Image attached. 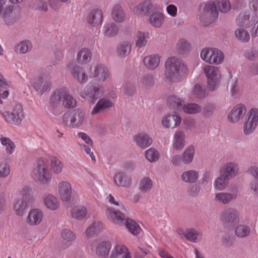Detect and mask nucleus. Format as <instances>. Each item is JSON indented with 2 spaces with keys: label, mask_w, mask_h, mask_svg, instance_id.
Instances as JSON below:
<instances>
[{
  "label": "nucleus",
  "mask_w": 258,
  "mask_h": 258,
  "mask_svg": "<svg viewBox=\"0 0 258 258\" xmlns=\"http://www.w3.org/2000/svg\"><path fill=\"white\" fill-rule=\"evenodd\" d=\"M165 75L171 82L181 81L184 76L187 73L188 68L183 61L176 57H171L165 63Z\"/></svg>",
  "instance_id": "nucleus-1"
},
{
  "label": "nucleus",
  "mask_w": 258,
  "mask_h": 258,
  "mask_svg": "<svg viewBox=\"0 0 258 258\" xmlns=\"http://www.w3.org/2000/svg\"><path fill=\"white\" fill-rule=\"evenodd\" d=\"M216 4L214 2L208 3L204 7V13L201 16V20L207 19L206 23L210 24L213 22L218 16L217 6L222 13H226L231 9V5L229 0H216Z\"/></svg>",
  "instance_id": "nucleus-2"
},
{
  "label": "nucleus",
  "mask_w": 258,
  "mask_h": 258,
  "mask_svg": "<svg viewBox=\"0 0 258 258\" xmlns=\"http://www.w3.org/2000/svg\"><path fill=\"white\" fill-rule=\"evenodd\" d=\"M106 199L109 203L118 207L117 209L107 208L106 213L108 218L114 224H121L125 219V214L128 213L127 210L121 203L115 201L112 195H108Z\"/></svg>",
  "instance_id": "nucleus-3"
},
{
  "label": "nucleus",
  "mask_w": 258,
  "mask_h": 258,
  "mask_svg": "<svg viewBox=\"0 0 258 258\" xmlns=\"http://www.w3.org/2000/svg\"><path fill=\"white\" fill-rule=\"evenodd\" d=\"M103 93L104 87L102 84L90 83L85 87L80 96L89 103L94 104L103 96Z\"/></svg>",
  "instance_id": "nucleus-4"
},
{
  "label": "nucleus",
  "mask_w": 258,
  "mask_h": 258,
  "mask_svg": "<svg viewBox=\"0 0 258 258\" xmlns=\"http://www.w3.org/2000/svg\"><path fill=\"white\" fill-rule=\"evenodd\" d=\"M63 122L69 127H79L81 126L85 119V113L80 108H76L68 111L63 115Z\"/></svg>",
  "instance_id": "nucleus-5"
},
{
  "label": "nucleus",
  "mask_w": 258,
  "mask_h": 258,
  "mask_svg": "<svg viewBox=\"0 0 258 258\" xmlns=\"http://www.w3.org/2000/svg\"><path fill=\"white\" fill-rule=\"evenodd\" d=\"M207 78L208 89L213 91L219 86L221 80V74L219 69L215 66H207L204 69Z\"/></svg>",
  "instance_id": "nucleus-6"
},
{
  "label": "nucleus",
  "mask_w": 258,
  "mask_h": 258,
  "mask_svg": "<svg viewBox=\"0 0 258 258\" xmlns=\"http://www.w3.org/2000/svg\"><path fill=\"white\" fill-rule=\"evenodd\" d=\"M21 15V9L15 6H8L4 9L2 18L5 25L11 26L20 19Z\"/></svg>",
  "instance_id": "nucleus-7"
},
{
  "label": "nucleus",
  "mask_w": 258,
  "mask_h": 258,
  "mask_svg": "<svg viewBox=\"0 0 258 258\" xmlns=\"http://www.w3.org/2000/svg\"><path fill=\"white\" fill-rule=\"evenodd\" d=\"M258 125V109L251 108L247 112L243 124V133L249 135L253 133Z\"/></svg>",
  "instance_id": "nucleus-8"
},
{
  "label": "nucleus",
  "mask_w": 258,
  "mask_h": 258,
  "mask_svg": "<svg viewBox=\"0 0 258 258\" xmlns=\"http://www.w3.org/2000/svg\"><path fill=\"white\" fill-rule=\"evenodd\" d=\"M203 60L209 63L219 64L224 60L223 52L217 48H205L201 52Z\"/></svg>",
  "instance_id": "nucleus-9"
},
{
  "label": "nucleus",
  "mask_w": 258,
  "mask_h": 258,
  "mask_svg": "<svg viewBox=\"0 0 258 258\" xmlns=\"http://www.w3.org/2000/svg\"><path fill=\"white\" fill-rule=\"evenodd\" d=\"M3 117L9 123L20 124L24 118V112L22 105L19 104H16L12 112H4Z\"/></svg>",
  "instance_id": "nucleus-10"
},
{
  "label": "nucleus",
  "mask_w": 258,
  "mask_h": 258,
  "mask_svg": "<svg viewBox=\"0 0 258 258\" xmlns=\"http://www.w3.org/2000/svg\"><path fill=\"white\" fill-rule=\"evenodd\" d=\"M32 85L36 91L42 94L50 90L52 86L51 77L47 75L38 76L33 80Z\"/></svg>",
  "instance_id": "nucleus-11"
},
{
  "label": "nucleus",
  "mask_w": 258,
  "mask_h": 258,
  "mask_svg": "<svg viewBox=\"0 0 258 258\" xmlns=\"http://www.w3.org/2000/svg\"><path fill=\"white\" fill-rule=\"evenodd\" d=\"M257 19L256 12H242L237 17L236 23L240 26L249 27L257 23Z\"/></svg>",
  "instance_id": "nucleus-12"
},
{
  "label": "nucleus",
  "mask_w": 258,
  "mask_h": 258,
  "mask_svg": "<svg viewBox=\"0 0 258 258\" xmlns=\"http://www.w3.org/2000/svg\"><path fill=\"white\" fill-rule=\"evenodd\" d=\"M240 170L238 163L230 161L224 164L220 169L219 177H235L239 175Z\"/></svg>",
  "instance_id": "nucleus-13"
},
{
  "label": "nucleus",
  "mask_w": 258,
  "mask_h": 258,
  "mask_svg": "<svg viewBox=\"0 0 258 258\" xmlns=\"http://www.w3.org/2000/svg\"><path fill=\"white\" fill-rule=\"evenodd\" d=\"M31 176L35 177H50L51 172L48 168V161L41 158L37 161V166L31 172Z\"/></svg>",
  "instance_id": "nucleus-14"
},
{
  "label": "nucleus",
  "mask_w": 258,
  "mask_h": 258,
  "mask_svg": "<svg viewBox=\"0 0 258 258\" xmlns=\"http://www.w3.org/2000/svg\"><path fill=\"white\" fill-rule=\"evenodd\" d=\"M74 79L81 84L85 83L88 80V75L85 69L76 64L74 61L70 62L67 66Z\"/></svg>",
  "instance_id": "nucleus-15"
},
{
  "label": "nucleus",
  "mask_w": 258,
  "mask_h": 258,
  "mask_svg": "<svg viewBox=\"0 0 258 258\" xmlns=\"http://www.w3.org/2000/svg\"><path fill=\"white\" fill-rule=\"evenodd\" d=\"M89 76L97 80L104 82L109 76L108 69L100 63L92 66L89 71Z\"/></svg>",
  "instance_id": "nucleus-16"
},
{
  "label": "nucleus",
  "mask_w": 258,
  "mask_h": 258,
  "mask_svg": "<svg viewBox=\"0 0 258 258\" xmlns=\"http://www.w3.org/2000/svg\"><path fill=\"white\" fill-rule=\"evenodd\" d=\"M247 111L246 107L242 104L235 105L229 113L227 118L232 123L239 122L245 116Z\"/></svg>",
  "instance_id": "nucleus-17"
},
{
  "label": "nucleus",
  "mask_w": 258,
  "mask_h": 258,
  "mask_svg": "<svg viewBox=\"0 0 258 258\" xmlns=\"http://www.w3.org/2000/svg\"><path fill=\"white\" fill-rule=\"evenodd\" d=\"M44 218L43 211L39 208H33L28 212L26 222L30 226L39 225Z\"/></svg>",
  "instance_id": "nucleus-18"
},
{
  "label": "nucleus",
  "mask_w": 258,
  "mask_h": 258,
  "mask_svg": "<svg viewBox=\"0 0 258 258\" xmlns=\"http://www.w3.org/2000/svg\"><path fill=\"white\" fill-rule=\"evenodd\" d=\"M113 102L108 97H104L98 100L93 108L91 114L93 115L103 113L113 106Z\"/></svg>",
  "instance_id": "nucleus-19"
},
{
  "label": "nucleus",
  "mask_w": 258,
  "mask_h": 258,
  "mask_svg": "<svg viewBox=\"0 0 258 258\" xmlns=\"http://www.w3.org/2000/svg\"><path fill=\"white\" fill-rule=\"evenodd\" d=\"M104 228L103 224L100 222H94L86 228L85 232L87 238H93L102 232Z\"/></svg>",
  "instance_id": "nucleus-20"
},
{
  "label": "nucleus",
  "mask_w": 258,
  "mask_h": 258,
  "mask_svg": "<svg viewBox=\"0 0 258 258\" xmlns=\"http://www.w3.org/2000/svg\"><path fill=\"white\" fill-rule=\"evenodd\" d=\"M58 192L61 199L63 201H69L72 196V189L69 182L62 181L58 184Z\"/></svg>",
  "instance_id": "nucleus-21"
},
{
  "label": "nucleus",
  "mask_w": 258,
  "mask_h": 258,
  "mask_svg": "<svg viewBox=\"0 0 258 258\" xmlns=\"http://www.w3.org/2000/svg\"><path fill=\"white\" fill-rule=\"evenodd\" d=\"M181 123V118L176 113L169 114L162 120V125L166 128H174Z\"/></svg>",
  "instance_id": "nucleus-22"
},
{
  "label": "nucleus",
  "mask_w": 258,
  "mask_h": 258,
  "mask_svg": "<svg viewBox=\"0 0 258 258\" xmlns=\"http://www.w3.org/2000/svg\"><path fill=\"white\" fill-rule=\"evenodd\" d=\"M238 219L239 213L233 208L224 210L221 215V220L225 223H236L238 221Z\"/></svg>",
  "instance_id": "nucleus-23"
},
{
  "label": "nucleus",
  "mask_w": 258,
  "mask_h": 258,
  "mask_svg": "<svg viewBox=\"0 0 258 258\" xmlns=\"http://www.w3.org/2000/svg\"><path fill=\"white\" fill-rule=\"evenodd\" d=\"M43 204L45 207L49 210L55 211L58 209L60 206V201L55 196L48 194L43 198Z\"/></svg>",
  "instance_id": "nucleus-24"
},
{
  "label": "nucleus",
  "mask_w": 258,
  "mask_h": 258,
  "mask_svg": "<svg viewBox=\"0 0 258 258\" xmlns=\"http://www.w3.org/2000/svg\"><path fill=\"white\" fill-rule=\"evenodd\" d=\"M130 255L126 246L122 244H116L111 250L109 258H125Z\"/></svg>",
  "instance_id": "nucleus-25"
},
{
  "label": "nucleus",
  "mask_w": 258,
  "mask_h": 258,
  "mask_svg": "<svg viewBox=\"0 0 258 258\" xmlns=\"http://www.w3.org/2000/svg\"><path fill=\"white\" fill-rule=\"evenodd\" d=\"M103 14L100 10H93L87 16L88 23L93 27L97 26L102 22Z\"/></svg>",
  "instance_id": "nucleus-26"
},
{
  "label": "nucleus",
  "mask_w": 258,
  "mask_h": 258,
  "mask_svg": "<svg viewBox=\"0 0 258 258\" xmlns=\"http://www.w3.org/2000/svg\"><path fill=\"white\" fill-rule=\"evenodd\" d=\"M60 236L63 240L62 247L63 249H66L70 247L73 242L76 239L75 233L69 229H64L60 232Z\"/></svg>",
  "instance_id": "nucleus-27"
},
{
  "label": "nucleus",
  "mask_w": 258,
  "mask_h": 258,
  "mask_svg": "<svg viewBox=\"0 0 258 258\" xmlns=\"http://www.w3.org/2000/svg\"><path fill=\"white\" fill-rule=\"evenodd\" d=\"M111 248V243L109 241H101L96 246V253L100 258H104L108 255Z\"/></svg>",
  "instance_id": "nucleus-28"
},
{
  "label": "nucleus",
  "mask_w": 258,
  "mask_h": 258,
  "mask_svg": "<svg viewBox=\"0 0 258 258\" xmlns=\"http://www.w3.org/2000/svg\"><path fill=\"white\" fill-rule=\"evenodd\" d=\"M127 213L125 214V219L121 224H116L117 225L122 226L124 224L126 228L128 229L130 232L135 235L138 234L140 231L141 228L139 224L135 221L128 218L127 217Z\"/></svg>",
  "instance_id": "nucleus-29"
},
{
  "label": "nucleus",
  "mask_w": 258,
  "mask_h": 258,
  "mask_svg": "<svg viewBox=\"0 0 258 258\" xmlns=\"http://www.w3.org/2000/svg\"><path fill=\"white\" fill-rule=\"evenodd\" d=\"M92 57V54L90 49L83 48L78 52L77 61L79 64H85L90 62Z\"/></svg>",
  "instance_id": "nucleus-30"
},
{
  "label": "nucleus",
  "mask_w": 258,
  "mask_h": 258,
  "mask_svg": "<svg viewBox=\"0 0 258 258\" xmlns=\"http://www.w3.org/2000/svg\"><path fill=\"white\" fill-rule=\"evenodd\" d=\"M134 141L137 145L142 149H146L152 143V139L147 134H139L134 138Z\"/></svg>",
  "instance_id": "nucleus-31"
},
{
  "label": "nucleus",
  "mask_w": 258,
  "mask_h": 258,
  "mask_svg": "<svg viewBox=\"0 0 258 258\" xmlns=\"http://www.w3.org/2000/svg\"><path fill=\"white\" fill-rule=\"evenodd\" d=\"M153 10V6L150 0H145L134 8V12L138 15H148Z\"/></svg>",
  "instance_id": "nucleus-32"
},
{
  "label": "nucleus",
  "mask_w": 258,
  "mask_h": 258,
  "mask_svg": "<svg viewBox=\"0 0 258 258\" xmlns=\"http://www.w3.org/2000/svg\"><path fill=\"white\" fill-rule=\"evenodd\" d=\"M63 88L55 90L50 97L49 105L52 108H57L62 100Z\"/></svg>",
  "instance_id": "nucleus-33"
},
{
  "label": "nucleus",
  "mask_w": 258,
  "mask_h": 258,
  "mask_svg": "<svg viewBox=\"0 0 258 258\" xmlns=\"http://www.w3.org/2000/svg\"><path fill=\"white\" fill-rule=\"evenodd\" d=\"M167 104L170 108L180 111L182 110L184 101L180 98L173 95L168 97Z\"/></svg>",
  "instance_id": "nucleus-34"
},
{
  "label": "nucleus",
  "mask_w": 258,
  "mask_h": 258,
  "mask_svg": "<svg viewBox=\"0 0 258 258\" xmlns=\"http://www.w3.org/2000/svg\"><path fill=\"white\" fill-rule=\"evenodd\" d=\"M185 146V134L183 132L177 131L174 134L173 147L177 150L182 149Z\"/></svg>",
  "instance_id": "nucleus-35"
},
{
  "label": "nucleus",
  "mask_w": 258,
  "mask_h": 258,
  "mask_svg": "<svg viewBox=\"0 0 258 258\" xmlns=\"http://www.w3.org/2000/svg\"><path fill=\"white\" fill-rule=\"evenodd\" d=\"M111 15L113 19L116 22H122L125 19V13L119 5H115L113 7Z\"/></svg>",
  "instance_id": "nucleus-36"
},
{
  "label": "nucleus",
  "mask_w": 258,
  "mask_h": 258,
  "mask_svg": "<svg viewBox=\"0 0 258 258\" xmlns=\"http://www.w3.org/2000/svg\"><path fill=\"white\" fill-rule=\"evenodd\" d=\"M87 214V209L83 206H77L71 210L72 217L78 220L84 219Z\"/></svg>",
  "instance_id": "nucleus-37"
},
{
  "label": "nucleus",
  "mask_w": 258,
  "mask_h": 258,
  "mask_svg": "<svg viewBox=\"0 0 258 258\" xmlns=\"http://www.w3.org/2000/svg\"><path fill=\"white\" fill-rule=\"evenodd\" d=\"M160 57L158 55H150L144 59L145 66L149 69L154 70L159 64Z\"/></svg>",
  "instance_id": "nucleus-38"
},
{
  "label": "nucleus",
  "mask_w": 258,
  "mask_h": 258,
  "mask_svg": "<svg viewBox=\"0 0 258 258\" xmlns=\"http://www.w3.org/2000/svg\"><path fill=\"white\" fill-rule=\"evenodd\" d=\"M32 49V43L28 40L22 41L18 43L14 48L16 53L24 54L31 51Z\"/></svg>",
  "instance_id": "nucleus-39"
},
{
  "label": "nucleus",
  "mask_w": 258,
  "mask_h": 258,
  "mask_svg": "<svg viewBox=\"0 0 258 258\" xmlns=\"http://www.w3.org/2000/svg\"><path fill=\"white\" fill-rule=\"evenodd\" d=\"M153 184L151 178H140L138 182V187L141 192L147 193L151 190Z\"/></svg>",
  "instance_id": "nucleus-40"
},
{
  "label": "nucleus",
  "mask_w": 258,
  "mask_h": 258,
  "mask_svg": "<svg viewBox=\"0 0 258 258\" xmlns=\"http://www.w3.org/2000/svg\"><path fill=\"white\" fill-rule=\"evenodd\" d=\"M118 32V28L114 23L105 24L103 29V33L105 37H111L115 36Z\"/></svg>",
  "instance_id": "nucleus-41"
},
{
  "label": "nucleus",
  "mask_w": 258,
  "mask_h": 258,
  "mask_svg": "<svg viewBox=\"0 0 258 258\" xmlns=\"http://www.w3.org/2000/svg\"><path fill=\"white\" fill-rule=\"evenodd\" d=\"M63 94L62 98L63 106L66 108L75 107L76 104V101L64 88H63Z\"/></svg>",
  "instance_id": "nucleus-42"
},
{
  "label": "nucleus",
  "mask_w": 258,
  "mask_h": 258,
  "mask_svg": "<svg viewBox=\"0 0 258 258\" xmlns=\"http://www.w3.org/2000/svg\"><path fill=\"white\" fill-rule=\"evenodd\" d=\"M236 196L230 193L219 192L215 195V201L216 202L226 204L229 203L232 200L235 199Z\"/></svg>",
  "instance_id": "nucleus-43"
},
{
  "label": "nucleus",
  "mask_w": 258,
  "mask_h": 258,
  "mask_svg": "<svg viewBox=\"0 0 258 258\" xmlns=\"http://www.w3.org/2000/svg\"><path fill=\"white\" fill-rule=\"evenodd\" d=\"M164 21L163 15L160 12H156L151 15L150 22L154 27L159 28L163 24Z\"/></svg>",
  "instance_id": "nucleus-44"
},
{
  "label": "nucleus",
  "mask_w": 258,
  "mask_h": 258,
  "mask_svg": "<svg viewBox=\"0 0 258 258\" xmlns=\"http://www.w3.org/2000/svg\"><path fill=\"white\" fill-rule=\"evenodd\" d=\"M24 200H26L23 198L17 199L14 204V209L18 216H22L27 208V203Z\"/></svg>",
  "instance_id": "nucleus-45"
},
{
  "label": "nucleus",
  "mask_w": 258,
  "mask_h": 258,
  "mask_svg": "<svg viewBox=\"0 0 258 258\" xmlns=\"http://www.w3.org/2000/svg\"><path fill=\"white\" fill-rule=\"evenodd\" d=\"M250 234V227L245 224L238 225L235 229V234L239 238L248 237Z\"/></svg>",
  "instance_id": "nucleus-46"
},
{
  "label": "nucleus",
  "mask_w": 258,
  "mask_h": 258,
  "mask_svg": "<svg viewBox=\"0 0 258 258\" xmlns=\"http://www.w3.org/2000/svg\"><path fill=\"white\" fill-rule=\"evenodd\" d=\"M141 86L145 89H149L154 85V77L151 74H146L140 79Z\"/></svg>",
  "instance_id": "nucleus-47"
},
{
  "label": "nucleus",
  "mask_w": 258,
  "mask_h": 258,
  "mask_svg": "<svg viewBox=\"0 0 258 258\" xmlns=\"http://www.w3.org/2000/svg\"><path fill=\"white\" fill-rule=\"evenodd\" d=\"M202 237L201 234L194 228L187 229L186 230V239L192 242H197Z\"/></svg>",
  "instance_id": "nucleus-48"
},
{
  "label": "nucleus",
  "mask_w": 258,
  "mask_h": 258,
  "mask_svg": "<svg viewBox=\"0 0 258 258\" xmlns=\"http://www.w3.org/2000/svg\"><path fill=\"white\" fill-rule=\"evenodd\" d=\"M235 35L236 38L242 42H247L250 39V35L248 32L243 28L236 29Z\"/></svg>",
  "instance_id": "nucleus-49"
},
{
  "label": "nucleus",
  "mask_w": 258,
  "mask_h": 258,
  "mask_svg": "<svg viewBox=\"0 0 258 258\" xmlns=\"http://www.w3.org/2000/svg\"><path fill=\"white\" fill-rule=\"evenodd\" d=\"M131 50V45L128 42H123L118 45L117 53L120 56L127 55Z\"/></svg>",
  "instance_id": "nucleus-50"
},
{
  "label": "nucleus",
  "mask_w": 258,
  "mask_h": 258,
  "mask_svg": "<svg viewBox=\"0 0 258 258\" xmlns=\"http://www.w3.org/2000/svg\"><path fill=\"white\" fill-rule=\"evenodd\" d=\"M190 49V44L186 40L183 38L179 40L177 43V50L179 53L183 54Z\"/></svg>",
  "instance_id": "nucleus-51"
},
{
  "label": "nucleus",
  "mask_w": 258,
  "mask_h": 258,
  "mask_svg": "<svg viewBox=\"0 0 258 258\" xmlns=\"http://www.w3.org/2000/svg\"><path fill=\"white\" fill-rule=\"evenodd\" d=\"M182 110L186 113L196 114L201 112L202 108L196 103H189L187 105L184 104Z\"/></svg>",
  "instance_id": "nucleus-52"
},
{
  "label": "nucleus",
  "mask_w": 258,
  "mask_h": 258,
  "mask_svg": "<svg viewBox=\"0 0 258 258\" xmlns=\"http://www.w3.org/2000/svg\"><path fill=\"white\" fill-rule=\"evenodd\" d=\"M51 168L55 174L60 173L63 168L62 162L56 157H52L50 160Z\"/></svg>",
  "instance_id": "nucleus-53"
},
{
  "label": "nucleus",
  "mask_w": 258,
  "mask_h": 258,
  "mask_svg": "<svg viewBox=\"0 0 258 258\" xmlns=\"http://www.w3.org/2000/svg\"><path fill=\"white\" fill-rule=\"evenodd\" d=\"M230 79L228 84L230 88V93L232 96L236 95L239 92V86L237 84V79L236 78H233L231 72H229Z\"/></svg>",
  "instance_id": "nucleus-54"
},
{
  "label": "nucleus",
  "mask_w": 258,
  "mask_h": 258,
  "mask_svg": "<svg viewBox=\"0 0 258 258\" xmlns=\"http://www.w3.org/2000/svg\"><path fill=\"white\" fill-rule=\"evenodd\" d=\"M195 154V148L193 146L188 147L182 155V160L185 164L190 163L193 159Z\"/></svg>",
  "instance_id": "nucleus-55"
},
{
  "label": "nucleus",
  "mask_w": 258,
  "mask_h": 258,
  "mask_svg": "<svg viewBox=\"0 0 258 258\" xmlns=\"http://www.w3.org/2000/svg\"><path fill=\"white\" fill-rule=\"evenodd\" d=\"M0 141L2 144L6 146L7 153L8 154H12L15 148L14 143L9 138L5 137H2Z\"/></svg>",
  "instance_id": "nucleus-56"
},
{
  "label": "nucleus",
  "mask_w": 258,
  "mask_h": 258,
  "mask_svg": "<svg viewBox=\"0 0 258 258\" xmlns=\"http://www.w3.org/2000/svg\"><path fill=\"white\" fill-rule=\"evenodd\" d=\"M145 156L149 161L152 162L158 159L159 153L156 149L151 148L145 152Z\"/></svg>",
  "instance_id": "nucleus-57"
},
{
  "label": "nucleus",
  "mask_w": 258,
  "mask_h": 258,
  "mask_svg": "<svg viewBox=\"0 0 258 258\" xmlns=\"http://www.w3.org/2000/svg\"><path fill=\"white\" fill-rule=\"evenodd\" d=\"M194 97L199 99H203L206 97V90L200 84H196L192 91Z\"/></svg>",
  "instance_id": "nucleus-58"
},
{
  "label": "nucleus",
  "mask_w": 258,
  "mask_h": 258,
  "mask_svg": "<svg viewBox=\"0 0 258 258\" xmlns=\"http://www.w3.org/2000/svg\"><path fill=\"white\" fill-rule=\"evenodd\" d=\"M32 7L35 10L44 12H46L48 10L47 3L44 0H36L33 3Z\"/></svg>",
  "instance_id": "nucleus-59"
},
{
  "label": "nucleus",
  "mask_w": 258,
  "mask_h": 258,
  "mask_svg": "<svg viewBox=\"0 0 258 258\" xmlns=\"http://www.w3.org/2000/svg\"><path fill=\"white\" fill-rule=\"evenodd\" d=\"M147 43L146 34L143 32H138L137 33L136 46L139 48L145 46Z\"/></svg>",
  "instance_id": "nucleus-60"
},
{
  "label": "nucleus",
  "mask_w": 258,
  "mask_h": 258,
  "mask_svg": "<svg viewBox=\"0 0 258 258\" xmlns=\"http://www.w3.org/2000/svg\"><path fill=\"white\" fill-rule=\"evenodd\" d=\"M228 184V178H216L214 183L215 188L219 190L224 189Z\"/></svg>",
  "instance_id": "nucleus-61"
},
{
  "label": "nucleus",
  "mask_w": 258,
  "mask_h": 258,
  "mask_svg": "<svg viewBox=\"0 0 258 258\" xmlns=\"http://www.w3.org/2000/svg\"><path fill=\"white\" fill-rule=\"evenodd\" d=\"M9 87V85L6 82V80L0 73V90H5L2 95V97L4 99L6 98L9 95V91H8Z\"/></svg>",
  "instance_id": "nucleus-62"
},
{
  "label": "nucleus",
  "mask_w": 258,
  "mask_h": 258,
  "mask_svg": "<svg viewBox=\"0 0 258 258\" xmlns=\"http://www.w3.org/2000/svg\"><path fill=\"white\" fill-rule=\"evenodd\" d=\"M115 184L119 187H129L132 183L131 178H113Z\"/></svg>",
  "instance_id": "nucleus-63"
},
{
  "label": "nucleus",
  "mask_w": 258,
  "mask_h": 258,
  "mask_svg": "<svg viewBox=\"0 0 258 258\" xmlns=\"http://www.w3.org/2000/svg\"><path fill=\"white\" fill-rule=\"evenodd\" d=\"M124 94L127 96H132L135 93L136 90L134 85L131 83H126L123 87Z\"/></svg>",
  "instance_id": "nucleus-64"
}]
</instances>
